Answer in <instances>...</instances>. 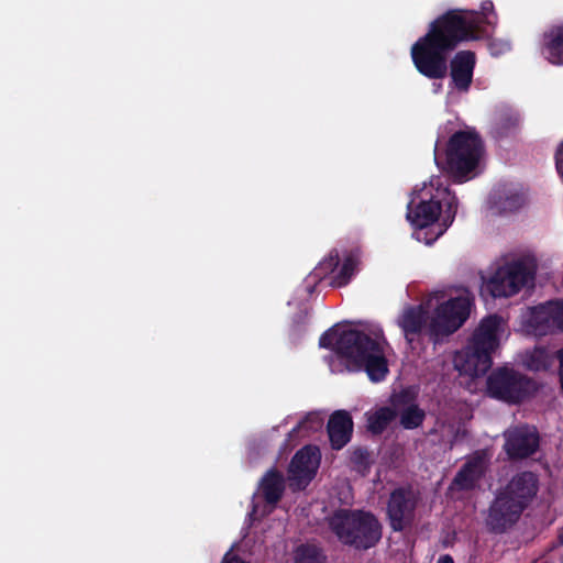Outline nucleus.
I'll return each mask as SVG.
<instances>
[{
	"label": "nucleus",
	"instance_id": "nucleus-22",
	"mask_svg": "<svg viewBox=\"0 0 563 563\" xmlns=\"http://www.w3.org/2000/svg\"><path fill=\"white\" fill-rule=\"evenodd\" d=\"M492 199L500 213H511L519 210L525 203L523 194L517 190L497 189Z\"/></svg>",
	"mask_w": 563,
	"mask_h": 563
},
{
	"label": "nucleus",
	"instance_id": "nucleus-2",
	"mask_svg": "<svg viewBox=\"0 0 563 563\" xmlns=\"http://www.w3.org/2000/svg\"><path fill=\"white\" fill-rule=\"evenodd\" d=\"M387 344L380 328L369 333L343 329L338 335L336 357L347 372H365L372 383H380L389 374L385 353Z\"/></svg>",
	"mask_w": 563,
	"mask_h": 563
},
{
	"label": "nucleus",
	"instance_id": "nucleus-25",
	"mask_svg": "<svg viewBox=\"0 0 563 563\" xmlns=\"http://www.w3.org/2000/svg\"><path fill=\"white\" fill-rule=\"evenodd\" d=\"M396 417V410L391 409L390 407H382L368 417V430L373 434H380L386 430V428Z\"/></svg>",
	"mask_w": 563,
	"mask_h": 563
},
{
	"label": "nucleus",
	"instance_id": "nucleus-36",
	"mask_svg": "<svg viewBox=\"0 0 563 563\" xmlns=\"http://www.w3.org/2000/svg\"><path fill=\"white\" fill-rule=\"evenodd\" d=\"M555 167L560 177L563 179V142L561 143L555 153Z\"/></svg>",
	"mask_w": 563,
	"mask_h": 563
},
{
	"label": "nucleus",
	"instance_id": "nucleus-28",
	"mask_svg": "<svg viewBox=\"0 0 563 563\" xmlns=\"http://www.w3.org/2000/svg\"><path fill=\"white\" fill-rule=\"evenodd\" d=\"M350 463L354 471L365 475L369 471L373 461L366 448L357 446L350 451Z\"/></svg>",
	"mask_w": 563,
	"mask_h": 563
},
{
	"label": "nucleus",
	"instance_id": "nucleus-41",
	"mask_svg": "<svg viewBox=\"0 0 563 563\" xmlns=\"http://www.w3.org/2000/svg\"><path fill=\"white\" fill-rule=\"evenodd\" d=\"M494 46H495V43H494V42H492V43H490V49H493V48H494Z\"/></svg>",
	"mask_w": 563,
	"mask_h": 563
},
{
	"label": "nucleus",
	"instance_id": "nucleus-26",
	"mask_svg": "<svg viewBox=\"0 0 563 563\" xmlns=\"http://www.w3.org/2000/svg\"><path fill=\"white\" fill-rule=\"evenodd\" d=\"M536 284H529L531 288ZM528 284H481V292H488L493 298H509L521 291Z\"/></svg>",
	"mask_w": 563,
	"mask_h": 563
},
{
	"label": "nucleus",
	"instance_id": "nucleus-17",
	"mask_svg": "<svg viewBox=\"0 0 563 563\" xmlns=\"http://www.w3.org/2000/svg\"><path fill=\"white\" fill-rule=\"evenodd\" d=\"M526 331L536 336H544L559 332L555 324L551 301L532 307L525 321Z\"/></svg>",
	"mask_w": 563,
	"mask_h": 563
},
{
	"label": "nucleus",
	"instance_id": "nucleus-16",
	"mask_svg": "<svg viewBox=\"0 0 563 563\" xmlns=\"http://www.w3.org/2000/svg\"><path fill=\"white\" fill-rule=\"evenodd\" d=\"M485 451H476L456 473L453 484L461 490H472L484 477L487 470Z\"/></svg>",
	"mask_w": 563,
	"mask_h": 563
},
{
	"label": "nucleus",
	"instance_id": "nucleus-33",
	"mask_svg": "<svg viewBox=\"0 0 563 563\" xmlns=\"http://www.w3.org/2000/svg\"><path fill=\"white\" fill-rule=\"evenodd\" d=\"M296 563H324L317 548L301 547Z\"/></svg>",
	"mask_w": 563,
	"mask_h": 563
},
{
	"label": "nucleus",
	"instance_id": "nucleus-5",
	"mask_svg": "<svg viewBox=\"0 0 563 563\" xmlns=\"http://www.w3.org/2000/svg\"><path fill=\"white\" fill-rule=\"evenodd\" d=\"M328 527L343 544L358 551L374 548L382 539L383 526L371 511L339 508L328 517Z\"/></svg>",
	"mask_w": 563,
	"mask_h": 563
},
{
	"label": "nucleus",
	"instance_id": "nucleus-11",
	"mask_svg": "<svg viewBox=\"0 0 563 563\" xmlns=\"http://www.w3.org/2000/svg\"><path fill=\"white\" fill-rule=\"evenodd\" d=\"M417 504V497L410 487H398L390 493L386 516L393 531L402 532L413 525Z\"/></svg>",
	"mask_w": 563,
	"mask_h": 563
},
{
	"label": "nucleus",
	"instance_id": "nucleus-19",
	"mask_svg": "<svg viewBox=\"0 0 563 563\" xmlns=\"http://www.w3.org/2000/svg\"><path fill=\"white\" fill-rule=\"evenodd\" d=\"M286 489L285 478L282 472L272 467L262 477L260 490L267 505L276 506L284 496Z\"/></svg>",
	"mask_w": 563,
	"mask_h": 563
},
{
	"label": "nucleus",
	"instance_id": "nucleus-21",
	"mask_svg": "<svg viewBox=\"0 0 563 563\" xmlns=\"http://www.w3.org/2000/svg\"><path fill=\"white\" fill-rule=\"evenodd\" d=\"M364 253L360 246L345 250L342 254V264L339 266L333 282H350L361 271Z\"/></svg>",
	"mask_w": 563,
	"mask_h": 563
},
{
	"label": "nucleus",
	"instance_id": "nucleus-38",
	"mask_svg": "<svg viewBox=\"0 0 563 563\" xmlns=\"http://www.w3.org/2000/svg\"><path fill=\"white\" fill-rule=\"evenodd\" d=\"M438 563H454V561L451 555L444 554L439 558Z\"/></svg>",
	"mask_w": 563,
	"mask_h": 563
},
{
	"label": "nucleus",
	"instance_id": "nucleus-35",
	"mask_svg": "<svg viewBox=\"0 0 563 563\" xmlns=\"http://www.w3.org/2000/svg\"><path fill=\"white\" fill-rule=\"evenodd\" d=\"M559 332H563V298L550 300Z\"/></svg>",
	"mask_w": 563,
	"mask_h": 563
},
{
	"label": "nucleus",
	"instance_id": "nucleus-39",
	"mask_svg": "<svg viewBox=\"0 0 563 563\" xmlns=\"http://www.w3.org/2000/svg\"><path fill=\"white\" fill-rule=\"evenodd\" d=\"M560 542L563 544V529L561 530L559 534Z\"/></svg>",
	"mask_w": 563,
	"mask_h": 563
},
{
	"label": "nucleus",
	"instance_id": "nucleus-24",
	"mask_svg": "<svg viewBox=\"0 0 563 563\" xmlns=\"http://www.w3.org/2000/svg\"><path fill=\"white\" fill-rule=\"evenodd\" d=\"M323 427V419L319 413L309 412L306 417L294 427L288 437L295 439L298 437H310L312 433L318 432Z\"/></svg>",
	"mask_w": 563,
	"mask_h": 563
},
{
	"label": "nucleus",
	"instance_id": "nucleus-31",
	"mask_svg": "<svg viewBox=\"0 0 563 563\" xmlns=\"http://www.w3.org/2000/svg\"><path fill=\"white\" fill-rule=\"evenodd\" d=\"M308 322V313L299 311L294 314L289 324L288 334L292 342H298L306 332Z\"/></svg>",
	"mask_w": 563,
	"mask_h": 563
},
{
	"label": "nucleus",
	"instance_id": "nucleus-15",
	"mask_svg": "<svg viewBox=\"0 0 563 563\" xmlns=\"http://www.w3.org/2000/svg\"><path fill=\"white\" fill-rule=\"evenodd\" d=\"M451 86L460 92H467L471 88L476 66V54L470 49L455 53L450 64Z\"/></svg>",
	"mask_w": 563,
	"mask_h": 563
},
{
	"label": "nucleus",
	"instance_id": "nucleus-14",
	"mask_svg": "<svg viewBox=\"0 0 563 563\" xmlns=\"http://www.w3.org/2000/svg\"><path fill=\"white\" fill-rule=\"evenodd\" d=\"M504 449L511 460L531 456L539 448V434L528 426L516 427L505 433Z\"/></svg>",
	"mask_w": 563,
	"mask_h": 563
},
{
	"label": "nucleus",
	"instance_id": "nucleus-29",
	"mask_svg": "<svg viewBox=\"0 0 563 563\" xmlns=\"http://www.w3.org/2000/svg\"><path fill=\"white\" fill-rule=\"evenodd\" d=\"M417 393L413 388H402L400 391L395 393L390 396V408L400 412L405 408L417 405Z\"/></svg>",
	"mask_w": 563,
	"mask_h": 563
},
{
	"label": "nucleus",
	"instance_id": "nucleus-23",
	"mask_svg": "<svg viewBox=\"0 0 563 563\" xmlns=\"http://www.w3.org/2000/svg\"><path fill=\"white\" fill-rule=\"evenodd\" d=\"M339 266L340 252L336 249H332L314 267L311 276L316 282H323L327 278H331V282H333V278L336 276L334 274L339 271Z\"/></svg>",
	"mask_w": 563,
	"mask_h": 563
},
{
	"label": "nucleus",
	"instance_id": "nucleus-8",
	"mask_svg": "<svg viewBox=\"0 0 563 563\" xmlns=\"http://www.w3.org/2000/svg\"><path fill=\"white\" fill-rule=\"evenodd\" d=\"M459 208V199L450 188H437L435 194L423 190L420 200L408 205L407 219L418 229L427 228L441 217V229L437 236L442 235L454 222Z\"/></svg>",
	"mask_w": 563,
	"mask_h": 563
},
{
	"label": "nucleus",
	"instance_id": "nucleus-37",
	"mask_svg": "<svg viewBox=\"0 0 563 563\" xmlns=\"http://www.w3.org/2000/svg\"><path fill=\"white\" fill-rule=\"evenodd\" d=\"M316 286L317 284H307V286L305 287V292L307 297L311 296L314 292Z\"/></svg>",
	"mask_w": 563,
	"mask_h": 563
},
{
	"label": "nucleus",
	"instance_id": "nucleus-9",
	"mask_svg": "<svg viewBox=\"0 0 563 563\" xmlns=\"http://www.w3.org/2000/svg\"><path fill=\"white\" fill-rule=\"evenodd\" d=\"M538 389L539 385L534 379L508 366L493 369L486 379L487 396L509 405L521 404Z\"/></svg>",
	"mask_w": 563,
	"mask_h": 563
},
{
	"label": "nucleus",
	"instance_id": "nucleus-3",
	"mask_svg": "<svg viewBox=\"0 0 563 563\" xmlns=\"http://www.w3.org/2000/svg\"><path fill=\"white\" fill-rule=\"evenodd\" d=\"M504 318L497 313L484 317L466 345L454 355V366L472 378L484 376L493 365V353L499 346Z\"/></svg>",
	"mask_w": 563,
	"mask_h": 563
},
{
	"label": "nucleus",
	"instance_id": "nucleus-32",
	"mask_svg": "<svg viewBox=\"0 0 563 563\" xmlns=\"http://www.w3.org/2000/svg\"><path fill=\"white\" fill-rule=\"evenodd\" d=\"M526 366L530 371L539 372L548 368V354L543 349H536L527 355L525 360Z\"/></svg>",
	"mask_w": 563,
	"mask_h": 563
},
{
	"label": "nucleus",
	"instance_id": "nucleus-27",
	"mask_svg": "<svg viewBox=\"0 0 563 563\" xmlns=\"http://www.w3.org/2000/svg\"><path fill=\"white\" fill-rule=\"evenodd\" d=\"M400 426L406 430H413L422 426L426 412L419 405L410 406L398 412Z\"/></svg>",
	"mask_w": 563,
	"mask_h": 563
},
{
	"label": "nucleus",
	"instance_id": "nucleus-18",
	"mask_svg": "<svg viewBox=\"0 0 563 563\" xmlns=\"http://www.w3.org/2000/svg\"><path fill=\"white\" fill-rule=\"evenodd\" d=\"M353 426L352 416L346 410H335L330 416L327 431L333 450L339 451L351 441Z\"/></svg>",
	"mask_w": 563,
	"mask_h": 563
},
{
	"label": "nucleus",
	"instance_id": "nucleus-6",
	"mask_svg": "<svg viewBox=\"0 0 563 563\" xmlns=\"http://www.w3.org/2000/svg\"><path fill=\"white\" fill-rule=\"evenodd\" d=\"M431 297L435 305L430 309L427 335L430 342L438 344L444 342L466 323L475 302L474 297L468 292L445 298L443 291L437 290L428 294L427 298Z\"/></svg>",
	"mask_w": 563,
	"mask_h": 563
},
{
	"label": "nucleus",
	"instance_id": "nucleus-12",
	"mask_svg": "<svg viewBox=\"0 0 563 563\" xmlns=\"http://www.w3.org/2000/svg\"><path fill=\"white\" fill-rule=\"evenodd\" d=\"M432 297L424 298L419 305L406 306L397 318V325L408 344H412L423 332L427 333Z\"/></svg>",
	"mask_w": 563,
	"mask_h": 563
},
{
	"label": "nucleus",
	"instance_id": "nucleus-7",
	"mask_svg": "<svg viewBox=\"0 0 563 563\" xmlns=\"http://www.w3.org/2000/svg\"><path fill=\"white\" fill-rule=\"evenodd\" d=\"M483 153L484 143L479 134L475 130H460L450 136L444 157L435 151L434 159L442 172L462 184L477 168Z\"/></svg>",
	"mask_w": 563,
	"mask_h": 563
},
{
	"label": "nucleus",
	"instance_id": "nucleus-20",
	"mask_svg": "<svg viewBox=\"0 0 563 563\" xmlns=\"http://www.w3.org/2000/svg\"><path fill=\"white\" fill-rule=\"evenodd\" d=\"M541 53L553 65H563V24L552 25L543 33Z\"/></svg>",
	"mask_w": 563,
	"mask_h": 563
},
{
	"label": "nucleus",
	"instance_id": "nucleus-13",
	"mask_svg": "<svg viewBox=\"0 0 563 563\" xmlns=\"http://www.w3.org/2000/svg\"><path fill=\"white\" fill-rule=\"evenodd\" d=\"M320 463V451L314 445H305L292 456L289 464V479L291 486L296 484L303 489L316 476Z\"/></svg>",
	"mask_w": 563,
	"mask_h": 563
},
{
	"label": "nucleus",
	"instance_id": "nucleus-40",
	"mask_svg": "<svg viewBox=\"0 0 563 563\" xmlns=\"http://www.w3.org/2000/svg\"><path fill=\"white\" fill-rule=\"evenodd\" d=\"M331 286H344L345 284L339 283V284H330Z\"/></svg>",
	"mask_w": 563,
	"mask_h": 563
},
{
	"label": "nucleus",
	"instance_id": "nucleus-30",
	"mask_svg": "<svg viewBox=\"0 0 563 563\" xmlns=\"http://www.w3.org/2000/svg\"><path fill=\"white\" fill-rule=\"evenodd\" d=\"M519 124V115L512 111H503L495 121V132L498 136H506Z\"/></svg>",
	"mask_w": 563,
	"mask_h": 563
},
{
	"label": "nucleus",
	"instance_id": "nucleus-4",
	"mask_svg": "<svg viewBox=\"0 0 563 563\" xmlns=\"http://www.w3.org/2000/svg\"><path fill=\"white\" fill-rule=\"evenodd\" d=\"M539 489V479L532 472H520L499 490L489 508L487 523L495 532H504L515 525Z\"/></svg>",
	"mask_w": 563,
	"mask_h": 563
},
{
	"label": "nucleus",
	"instance_id": "nucleus-10",
	"mask_svg": "<svg viewBox=\"0 0 563 563\" xmlns=\"http://www.w3.org/2000/svg\"><path fill=\"white\" fill-rule=\"evenodd\" d=\"M538 268L534 254L507 253L489 265L487 274L478 272L479 282H536Z\"/></svg>",
	"mask_w": 563,
	"mask_h": 563
},
{
	"label": "nucleus",
	"instance_id": "nucleus-1",
	"mask_svg": "<svg viewBox=\"0 0 563 563\" xmlns=\"http://www.w3.org/2000/svg\"><path fill=\"white\" fill-rule=\"evenodd\" d=\"M497 15L490 0L482 2L481 11L449 9L429 23L426 34L410 48L417 71L428 79H443L446 60L461 44L488 36L485 25H495Z\"/></svg>",
	"mask_w": 563,
	"mask_h": 563
},
{
	"label": "nucleus",
	"instance_id": "nucleus-34",
	"mask_svg": "<svg viewBox=\"0 0 563 563\" xmlns=\"http://www.w3.org/2000/svg\"><path fill=\"white\" fill-rule=\"evenodd\" d=\"M340 332L341 330H336L335 327L323 332L319 339L320 347L331 349L336 354L338 335Z\"/></svg>",
	"mask_w": 563,
	"mask_h": 563
}]
</instances>
